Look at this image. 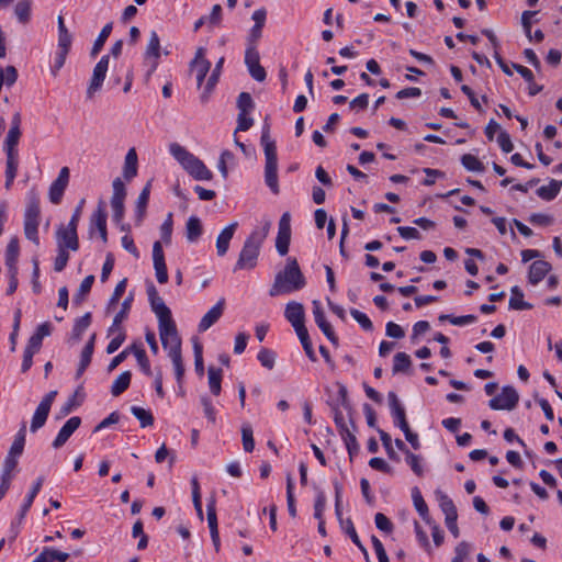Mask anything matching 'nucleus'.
<instances>
[{
	"instance_id": "b1692460",
	"label": "nucleus",
	"mask_w": 562,
	"mask_h": 562,
	"mask_svg": "<svg viewBox=\"0 0 562 562\" xmlns=\"http://www.w3.org/2000/svg\"><path fill=\"white\" fill-rule=\"evenodd\" d=\"M551 270V265L544 260H536L529 267L528 280L531 284H538Z\"/></svg>"
},
{
	"instance_id": "6ab92c4d",
	"label": "nucleus",
	"mask_w": 562,
	"mask_h": 562,
	"mask_svg": "<svg viewBox=\"0 0 562 562\" xmlns=\"http://www.w3.org/2000/svg\"><path fill=\"white\" fill-rule=\"evenodd\" d=\"M81 425V418L79 416L70 417L65 425L60 428L56 438L54 439L52 446L54 449L61 448L67 440L71 437V435L79 428Z\"/></svg>"
},
{
	"instance_id": "6e6d98bb",
	"label": "nucleus",
	"mask_w": 562,
	"mask_h": 562,
	"mask_svg": "<svg viewBox=\"0 0 562 562\" xmlns=\"http://www.w3.org/2000/svg\"><path fill=\"white\" fill-rule=\"evenodd\" d=\"M239 113H250L255 108L254 100L248 92H241L237 98Z\"/></svg>"
},
{
	"instance_id": "e2e57ef3",
	"label": "nucleus",
	"mask_w": 562,
	"mask_h": 562,
	"mask_svg": "<svg viewBox=\"0 0 562 562\" xmlns=\"http://www.w3.org/2000/svg\"><path fill=\"white\" fill-rule=\"evenodd\" d=\"M405 460L407 462V464L411 467L412 471L418 475V476H422L423 473H424V470H423V467L420 464V457L413 453V452H407L405 454Z\"/></svg>"
},
{
	"instance_id": "bb28decb",
	"label": "nucleus",
	"mask_w": 562,
	"mask_h": 562,
	"mask_svg": "<svg viewBox=\"0 0 562 562\" xmlns=\"http://www.w3.org/2000/svg\"><path fill=\"white\" fill-rule=\"evenodd\" d=\"M150 181L146 183V186L143 188V190L140 191L138 198H137V201H136V207H135V212H136V225H140L144 217H145V214H146V207H147V204H148V201H149V194H150Z\"/></svg>"
},
{
	"instance_id": "412c9836",
	"label": "nucleus",
	"mask_w": 562,
	"mask_h": 562,
	"mask_svg": "<svg viewBox=\"0 0 562 562\" xmlns=\"http://www.w3.org/2000/svg\"><path fill=\"white\" fill-rule=\"evenodd\" d=\"M225 307V299L222 297L218 302L202 317L199 323V331H205L213 326L222 316Z\"/></svg>"
},
{
	"instance_id": "69168bd1",
	"label": "nucleus",
	"mask_w": 562,
	"mask_h": 562,
	"mask_svg": "<svg viewBox=\"0 0 562 562\" xmlns=\"http://www.w3.org/2000/svg\"><path fill=\"white\" fill-rule=\"evenodd\" d=\"M68 260H69L68 250L57 248V256L54 261V270L57 272L63 271L66 268Z\"/></svg>"
},
{
	"instance_id": "864d4df0",
	"label": "nucleus",
	"mask_w": 562,
	"mask_h": 562,
	"mask_svg": "<svg viewBox=\"0 0 562 562\" xmlns=\"http://www.w3.org/2000/svg\"><path fill=\"white\" fill-rule=\"evenodd\" d=\"M243 447L246 452H251L255 448L254 431L250 425L245 424L241 427Z\"/></svg>"
},
{
	"instance_id": "a211bd4d",
	"label": "nucleus",
	"mask_w": 562,
	"mask_h": 562,
	"mask_svg": "<svg viewBox=\"0 0 562 562\" xmlns=\"http://www.w3.org/2000/svg\"><path fill=\"white\" fill-rule=\"evenodd\" d=\"M313 315L315 318V323L324 333V335L328 338V340L334 345H337L338 337L336 336L331 325L326 321L324 311L322 310L319 302L316 300L313 301Z\"/></svg>"
},
{
	"instance_id": "a878e982",
	"label": "nucleus",
	"mask_w": 562,
	"mask_h": 562,
	"mask_svg": "<svg viewBox=\"0 0 562 562\" xmlns=\"http://www.w3.org/2000/svg\"><path fill=\"white\" fill-rule=\"evenodd\" d=\"M21 115L19 112L14 113L11 120V127L4 140V147L16 148L21 137Z\"/></svg>"
},
{
	"instance_id": "72a5a7b5",
	"label": "nucleus",
	"mask_w": 562,
	"mask_h": 562,
	"mask_svg": "<svg viewBox=\"0 0 562 562\" xmlns=\"http://www.w3.org/2000/svg\"><path fill=\"white\" fill-rule=\"evenodd\" d=\"M509 308L516 311L531 310L532 305L524 301V293L517 285L512 288V297L509 299Z\"/></svg>"
},
{
	"instance_id": "f3484780",
	"label": "nucleus",
	"mask_w": 562,
	"mask_h": 562,
	"mask_svg": "<svg viewBox=\"0 0 562 562\" xmlns=\"http://www.w3.org/2000/svg\"><path fill=\"white\" fill-rule=\"evenodd\" d=\"M389 405L391 408V414L394 418V424L401 428L402 431L404 429L409 428L408 422L406 419V413L404 406L400 403V400L395 392L391 391L387 394Z\"/></svg>"
},
{
	"instance_id": "e433bc0d",
	"label": "nucleus",
	"mask_w": 562,
	"mask_h": 562,
	"mask_svg": "<svg viewBox=\"0 0 562 562\" xmlns=\"http://www.w3.org/2000/svg\"><path fill=\"white\" fill-rule=\"evenodd\" d=\"M131 380H132V373L130 371L122 372L114 380V382L111 386V394L113 396L121 395L123 392H125L128 389V386L131 384Z\"/></svg>"
},
{
	"instance_id": "39448f33",
	"label": "nucleus",
	"mask_w": 562,
	"mask_h": 562,
	"mask_svg": "<svg viewBox=\"0 0 562 562\" xmlns=\"http://www.w3.org/2000/svg\"><path fill=\"white\" fill-rule=\"evenodd\" d=\"M41 217L40 196L38 193L32 189L26 196V206L24 211V234L25 237L34 243L40 244L38 225Z\"/></svg>"
},
{
	"instance_id": "338daca9",
	"label": "nucleus",
	"mask_w": 562,
	"mask_h": 562,
	"mask_svg": "<svg viewBox=\"0 0 562 562\" xmlns=\"http://www.w3.org/2000/svg\"><path fill=\"white\" fill-rule=\"evenodd\" d=\"M375 526L381 531H384L386 533L392 532L393 530V524L392 521L382 513L375 514L374 517Z\"/></svg>"
},
{
	"instance_id": "f8f14e48",
	"label": "nucleus",
	"mask_w": 562,
	"mask_h": 562,
	"mask_svg": "<svg viewBox=\"0 0 562 562\" xmlns=\"http://www.w3.org/2000/svg\"><path fill=\"white\" fill-rule=\"evenodd\" d=\"M147 294L150 307L158 318V324L166 323L172 319L169 307L165 304L164 300L158 295V292L153 283L148 285Z\"/></svg>"
},
{
	"instance_id": "a19ab883",
	"label": "nucleus",
	"mask_w": 562,
	"mask_h": 562,
	"mask_svg": "<svg viewBox=\"0 0 562 562\" xmlns=\"http://www.w3.org/2000/svg\"><path fill=\"white\" fill-rule=\"evenodd\" d=\"M112 27H113L112 22L106 23L102 27L101 32L99 33V35L95 38L93 46L91 48V53H90L91 57H95L101 52L104 43L106 42L108 37L110 36V34L112 32Z\"/></svg>"
},
{
	"instance_id": "5fc2aeb1",
	"label": "nucleus",
	"mask_w": 562,
	"mask_h": 562,
	"mask_svg": "<svg viewBox=\"0 0 562 562\" xmlns=\"http://www.w3.org/2000/svg\"><path fill=\"white\" fill-rule=\"evenodd\" d=\"M168 356L170 357L172 364H173L176 380H177L178 384L181 385L182 379L184 375V366L182 362L181 351L172 353V355H168Z\"/></svg>"
},
{
	"instance_id": "9b49d317",
	"label": "nucleus",
	"mask_w": 562,
	"mask_h": 562,
	"mask_svg": "<svg viewBox=\"0 0 562 562\" xmlns=\"http://www.w3.org/2000/svg\"><path fill=\"white\" fill-rule=\"evenodd\" d=\"M56 244L58 249L77 251L79 249L77 228L60 225L56 231Z\"/></svg>"
},
{
	"instance_id": "9d476101",
	"label": "nucleus",
	"mask_w": 562,
	"mask_h": 562,
	"mask_svg": "<svg viewBox=\"0 0 562 562\" xmlns=\"http://www.w3.org/2000/svg\"><path fill=\"white\" fill-rule=\"evenodd\" d=\"M291 241V215L284 212L279 221L278 235L276 239V248L281 256H285L289 251Z\"/></svg>"
},
{
	"instance_id": "c9c22d12",
	"label": "nucleus",
	"mask_w": 562,
	"mask_h": 562,
	"mask_svg": "<svg viewBox=\"0 0 562 562\" xmlns=\"http://www.w3.org/2000/svg\"><path fill=\"white\" fill-rule=\"evenodd\" d=\"M412 497H413L415 509L420 515V517L427 524H429L430 522V517H429L428 506H427L426 502L424 501V498L422 496V493L418 490V487H414L412 490Z\"/></svg>"
},
{
	"instance_id": "5701e85b",
	"label": "nucleus",
	"mask_w": 562,
	"mask_h": 562,
	"mask_svg": "<svg viewBox=\"0 0 562 562\" xmlns=\"http://www.w3.org/2000/svg\"><path fill=\"white\" fill-rule=\"evenodd\" d=\"M284 316L293 327L304 324L305 312L303 304L292 301L285 306Z\"/></svg>"
},
{
	"instance_id": "423d86ee",
	"label": "nucleus",
	"mask_w": 562,
	"mask_h": 562,
	"mask_svg": "<svg viewBox=\"0 0 562 562\" xmlns=\"http://www.w3.org/2000/svg\"><path fill=\"white\" fill-rule=\"evenodd\" d=\"M159 336L162 347L168 350V355L181 351V339L178 335L176 324L172 319L158 324Z\"/></svg>"
},
{
	"instance_id": "79ce46f5",
	"label": "nucleus",
	"mask_w": 562,
	"mask_h": 562,
	"mask_svg": "<svg viewBox=\"0 0 562 562\" xmlns=\"http://www.w3.org/2000/svg\"><path fill=\"white\" fill-rule=\"evenodd\" d=\"M79 390H77L59 408L57 419L64 418L69 415L74 409L79 407L82 403V397L78 400Z\"/></svg>"
},
{
	"instance_id": "393cba45",
	"label": "nucleus",
	"mask_w": 562,
	"mask_h": 562,
	"mask_svg": "<svg viewBox=\"0 0 562 562\" xmlns=\"http://www.w3.org/2000/svg\"><path fill=\"white\" fill-rule=\"evenodd\" d=\"M94 341H95V334H92L81 351L79 366H78V369L76 372L77 379L83 374V372L86 371V369L89 367V364L91 362L93 350H94Z\"/></svg>"
},
{
	"instance_id": "3c124183",
	"label": "nucleus",
	"mask_w": 562,
	"mask_h": 562,
	"mask_svg": "<svg viewBox=\"0 0 562 562\" xmlns=\"http://www.w3.org/2000/svg\"><path fill=\"white\" fill-rule=\"evenodd\" d=\"M31 0H20L14 8V13L21 23H27L31 18Z\"/></svg>"
},
{
	"instance_id": "20e7f679",
	"label": "nucleus",
	"mask_w": 562,
	"mask_h": 562,
	"mask_svg": "<svg viewBox=\"0 0 562 562\" xmlns=\"http://www.w3.org/2000/svg\"><path fill=\"white\" fill-rule=\"evenodd\" d=\"M170 154L182 166V168L195 180H211L212 171L204 162L178 143L169 146Z\"/></svg>"
},
{
	"instance_id": "c756f323",
	"label": "nucleus",
	"mask_w": 562,
	"mask_h": 562,
	"mask_svg": "<svg viewBox=\"0 0 562 562\" xmlns=\"http://www.w3.org/2000/svg\"><path fill=\"white\" fill-rule=\"evenodd\" d=\"M203 233L202 222L198 216H190L186 224V238L189 243H195Z\"/></svg>"
},
{
	"instance_id": "09e8293b",
	"label": "nucleus",
	"mask_w": 562,
	"mask_h": 562,
	"mask_svg": "<svg viewBox=\"0 0 562 562\" xmlns=\"http://www.w3.org/2000/svg\"><path fill=\"white\" fill-rule=\"evenodd\" d=\"M440 508L442 513L445 514V520H457L458 519V513L457 508L450 497L447 495L440 496Z\"/></svg>"
},
{
	"instance_id": "0e129e2a",
	"label": "nucleus",
	"mask_w": 562,
	"mask_h": 562,
	"mask_svg": "<svg viewBox=\"0 0 562 562\" xmlns=\"http://www.w3.org/2000/svg\"><path fill=\"white\" fill-rule=\"evenodd\" d=\"M126 285H127V279L126 278L121 280L116 284V286H115V289H114V291H113V293H112V295L110 297L108 308H111L113 305L119 303L120 299L122 297V295L124 294V292L126 290Z\"/></svg>"
},
{
	"instance_id": "0eeeda50",
	"label": "nucleus",
	"mask_w": 562,
	"mask_h": 562,
	"mask_svg": "<svg viewBox=\"0 0 562 562\" xmlns=\"http://www.w3.org/2000/svg\"><path fill=\"white\" fill-rule=\"evenodd\" d=\"M56 395V390L49 391L40 402L31 420L30 430L32 432H36L45 425Z\"/></svg>"
},
{
	"instance_id": "680f3d73",
	"label": "nucleus",
	"mask_w": 562,
	"mask_h": 562,
	"mask_svg": "<svg viewBox=\"0 0 562 562\" xmlns=\"http://www.w3.org/2000/svg\"><path fill=\"white\" fill-rule=\"evenodd\" d=\"M350 315L364 330L371 331L373 329L372 322L364 313L360 312L359 310L351 308Z\"/></svg>"
},
{
	"instance_id": "dca6fc26",
	"label": "nucleus",
	"mask_w": 562,
	"mask_h": 562,
	"mask_svg": "<svg viewBox=\"0 0 562 562\" xmlns=\"http://www.w3.org/2000/svg\"><path fill=\"white\" fill-rule=\"evenodd\" d=\"M153 261H154V268L156 272L157 281L160 284L168 282V272H167V266L165 262V255L162 250V246L160 241H155L153 245Z\"/></svg>"
},
{
	"instance_id": "4468645a",
	"label": "nucleus",
	"mask_w": 562,
	"mask_h": 562,
	"mask_svg": "<svg viewBox=\"0 0 562 562\" xmlns=\"http://www.w3.org/2000/svg\"><path fill=\"white\" fill-rule=\"evenodd\" d=\"M69 182V168L63 167L58 173L57 179L53 181L49 187L48 196L53 204L60 203L64 192Z\"/></svg>"
},
{
	"instance_id": "473e14b6",
	"label": "nucleus",
	"mask_w": 562,
	"mask_h": 562,
	"mask_svg": "<svg viewBox=\"0 0 562 562\" xmlns=\"http://www.w3.org/2000/svg\"><path fill=\"white\" fill-rule=\"evenodd\" d=\"M137 175V155L134 148H131L126 156L123 168L124 178L130 181Z\"/></svg>"
},
{
	"instance_id": "49530a36",
	"label": "nucleus",
	"mask_w": 562,
	"mask_h": 562,
	"mask_svg": "<svg viewBox=\"0 0 562 562\" xmlns=\"http://www.w3.org/2000/svg\"><path fill=\"white\" fill-rule=\"evenodd\" d=\"M412 364L411 357L405 352H397L393 359L392 371L394 374L408 371Z\"/></svg>"
},
{
	"instance_id": "603ef678",
	"label": "nucleus",
	"mask_w": 562,
	"mask_h": 562,
	"mask_svg": "<svg viewBox=\"0 0 562 562\" xmlns=\"http://www.w3.org/2000/svg\"><path fill=\"white\" fill-rule=\"evenodd\" d=\"M131 412L139 420L142 427H148L154 424V416L149 411L139 406H132Z\"/></svg>"
},
{
	"instance_id": "2f4dec72",
	"label": "nucleus",
	"mask_w": 562,
	"mask_h": 562,
	"mask_svg": "<svg viewBox=\"0 0 562 562\" xmlns=\"http://www.w3.org/2000/svg\"><path fill=\"white\" fill-rule=\"evenodd\" d=\"M562 181L552 179L548 186H542L537 189V195L544 201H552L560 192Z\"/></svg>"
},
{
	"instance_id": "37998d69",
	"label": "nucleus",
	"mask_w": 562,
	"mask_h": 562,
	"mask_svg": "<svg viewBox=\"0 0 562 562\" xmlns=\"http://www.w3.org/2000/svg\"><path fill=\"white\" fill-rule=\"evenodd\" d=\"M108 336H113V338L110 340V342L106 347L108 353H114L126 339V333H125L124 328H117L116 330H113V331H110V328H109Z\"/></svg>"
},
{
	"instance_id": "6e6552de",
	"label": "nucleus",
	"mask_w": 562,
	"mask_h": 562,
	"mask_svg": "<svg viewBox=\"0 0 562 562\" xmlns=\"http://www.w3.org/2000/svg\"><path fill=\"white\" fill-rule=\"evenodd\" d=\"M113 193L111 196V207L113 211V220L120 223L124 217L125 206L124 201L126 198V189L121 178H115L112 182Z\"/></svg>"
},
{
	"instance_id": "1a4fd4ad",
	"label": "nucleus",
	"mask_w": 562,
	"mask_h": 562,
	"mask_svg": "<svg viewBox=\"0 0 562 562\" xmlns=\"http://www.w3.org/2000/svg\"><path fill=\"white\" fill-rule=\"evenodd\" d=\"M519 401V394L513 386H504L502 393L488 402V406L494 411H512Z\"/></svg>"
},
{
	"instance_id": "bf43d9fd",
	"label": "nucleus",
	"mask_w": 562,
	"mask_h": 562,
	"mask_svg": "<svg viewBox=\"0 0 562 562\" xmlns=\"http://www.w3.org/2000/svg\"><path fill=\"white\" fill-rule=\"evenodd\" d=\"M439 321H449L452 325L462 326L467 324H472L476 321L475 315H463V316H452V315H440Z\"/></svg>"
},
{
	"instance_id": "f257e3e1",
	"label": "nucleus",
	"mask_w": 562,
	"mask_h": 562,
	"mask_svg": "<svg viewBox=\"0 0 562 562\" xmlns=\"http://www.w3.org/2000/svg\"><path fill=\"white\" fill-rule=\"evenodd\" d=\"M306 280L302 273L297 260L293 257L288 258L283 270L279 271L274 277V282L269 290L270 296L289 294L303 289Z\"/></svg>"
},
{
	"instance_id": "4be33fe9",
	"label": "nucleus",
	"mask_w": 562,
	"mask_h": 562,
	"mask_svg": "<svg viewBox=\"0 0 562 562\" xmlns=\"http://www.w3.org/2000/svg\"><path fill=\"white\" fill-rule=\"evenodd\" d=\"M238 227L237 222H233L229 225H227L217 236L216 238V252L220 257H223L226 255L229 243Z\"/></svg>"
},
{
	"instance_id": "7c9ffc66",
	"label": "nucleus",
	"mask_w": 562,
	"mask_h": 562,
	"mask_svg": "<svg viewBox=\"0 0 562 562\" xmlns=\"http://www.w3.org/2000/svg\"><path fill=\"white\" fill-rule=\"evenodd\" d=\"M19 240L18 238H12L5 250V265L8 267V271H18V258H19Z\"/></svg>"
},
{
	"instance_id": "f03ea898",
	"label": "nucleus",
	"mask_w": 562,
	"mask_h": 562,
	"mask_svg": "<svg viewBox=\"0 0 562 562\" xmlns=\"http://www.w3.org/2000/svg\"><path fill=\"white\" fill-rule=\"evenodd\" d=\"M270 226L271 222L266 221L260 228H256L251 232L244 243L234 271L256 267L261 245L269 234Z\"/></svg>"
},
{
	"instance_id": "c85d7f7f",
	"label": "nucleus",
	"mask_w": 562,
	"mask_h": 562,
	"mask_svg": "<svg viewBox=\"0 0 562 562\" xmlns=\"http://www.w3.org/2000/svg\"><path fill=\"white\" fill-rule=\"evenodd\" d=\"M145 56L148 58L153 57L155 59L153 67L149 71V74H151L153 71H155V69L158 65L157 60L160 57V40H159V36L156 31L150 32V36H149V41H148V44L146 47Z\"/></svg>"
},
{
	"instance_id": "aec40b11",
	"label": "nucleus",
	"mask_w": 562,
	"mask_h": 562,
	"mask_svg": "<svg viewBox=\"0 0 562 562\" xmlns=\"http://www.w3.org/2000/svg\"><path fill=\"white\" fill-rule=\"evenodd\" d=\"M204 54L205 49L203 47H199L195 52V57L191 63L196 74L198 87H201L211 68V63L204 57Z\"/></svg>"
},
{
	"instance_id": "cd10ccee",
	"label": "nucleus",
	"mask_w": 562,
	"mask_h": 562,
	"mask_svg": "<svg viewBox=\"0 0 562 562\" xmlns=\"http://www.w3.org/2000/svg\"><path fill=\"white\" fill-rule=\"evenodd\" d=\"M134 300L133 293H130L121 304L120 312L114 316L112 325L110 326V331L116 330L117 328H123L121 324L127 318L132 303Z\"/></svg>"
},
{
	"instance_id": "a18cd8bd",
	"label": "nucleus",
	"mask_w": 562,
	"mask_h": 562,
	"mask_svg": "<svg viewBox=\"0 0 562 562\" xmlns=\"http://www.w3.org/2000/svg\"><path fill=\"white\" fill-rule=\"evenodd\" d=\"M91 324V314L88 312L78 318L74 325L71 339L78 341L81 339L82 334Z\"/></svg>"
},
{
	"instance_id": "f704fd0d",
	"label": "nucleus",
	"mask_w": 562,
	"mask_h": 562,
	"mask_svg": "<svg viewBox=\"0 0 562 562\" xmlns=\"http://www.w3.org/2000/svg\"><path fill=\"white\" fill-rule=\"evenodd\" d=\"M94 282V276H87L80 283L77 292L74 294L72 303L76 305H80L86 296L90 293L92 284Z\"/></svg>"
},
{
	"instance_id": "de8ad7c7",
	"label": "nucleus",
	"mask_w": 562,
	"mask_h": 562,
	"mask_svg": "<svg viewBox=\"0 0 562 562\" xmlns=\"http://www.w3.org/2000/svg\"><path fill=\"white\" fill-rule=\"evenodd\" d=\"M472 552V544L468 541L459 542L454 548V557L451 562H465L470 559Z\"/></svg>"
},
{
	"instance_id": "4d7b16f0",
	"label": "nucleus",
	"mask_w": 562,
	"mask_h": 562,
	"mask_svg": "<svg viewBox=\"0 0 562 562\" xmlns=\"http://www.w3.org/2000/svg\"><path fill=\"white\" fill-rule=\"evenodd\" d=\"M173 228L172 213H168L166 220L160 226L161 239L166 245L171 243V235Z\"/></svg>"
},
{
	"instance_id": "13d9d810",
	"label": "nucleus",
	"mask_w": 562,
	"mask_h": 562,
	"mask_svg": "<svg viewBox=\"0 0 562 562\" xmlns=\"http://www.w3.org/2000/svg\"><path fill=\"white\" fill-rule=\"evenodd\" d=\"M207 524L210 532L218 531L215 499L212 498L206 506Z\"/></svg>"
},
{
	"instance_id": "2eb2a0df",
	"label": "nucleus",
	"mask_w": 562,
	"mask_h": 562,
	"mask_svg": "<svg viewBox=\"0 0 562 562\" xmlns=\"http://www.w3.org/2000/svg\"><path fill=\"white\" fill-rule=\"evenodd\" d=\"M109 68V55H104L100 58L97 65L93 68L92 78L90 80V85L87 90V94L89 98L93 95L95 91H98L106 76V71Z\"/></svg>"
},
{
	"instance_id": "ea45409f",
	"label": "nucleus",
	"mask_w": 562,
	"mask_h": 562,
	"mask_svg": "<svg viewBox=\"0 0 562 562\" xmlns=\"http://www.w3.org/2000/svg\"><path fill=\"white\" fill-rule=\"evenodd\" d=\"M209 374V386L213 395L217 396L221 393L222 386V369L210 367L207 370Z\"/></svg>"
},
{
	"instance_id": "4c0bfd02",
	"label": "nucleus",
	"mask_w": 562,
	"mask_h": 562,
	"mask_svg": "<svg viewBox=\"0 0 562 562\" xmlns=\"http://www.w3.org/2000/svg\"><path fill=\"white\" fill-rule=\"evenodd\" d=\"M130 349L134 353L142 371L146 375L150 376L153 374V372H151L150 363H149V360L146 356L144 348H142L140 346H137L136 344H133L132 346H130Z\"/></svg>"
},
{
	"instance_id": "c03bdc74",
	"label": "nucleus",
	"mask_w": 562,
	"mask_h": 562,
	"mask_svg": "<svg viewBox=\"0 0 562 562\" xmlns=\"http://www.w3.org/2000/svg\"><path fill=\"white\" fill-rule=\"evenodd\" d=\"M25 435H26V426L23 424L19 429L14 441L12 442L9 454L20 457L23 453L24 443H25Z\"/></svg>"
},
{
	"instance_id": "7ed1b4c3",
	"label": "nucleus",
	"mask_w": 562,
	"mask_h": 562,
	"mask_svg": "<svg viewBox=\"0 0 562 562\" xmlns=\"http://www.w3.org/2000/svg\"><path fill=\"white\" fill-rule=\"evenodd\" d=\"M260 143L265 154V182L269 189L278 194L280 192L278 179V156L276 142L270 136L269 126L263 127Z\"/></svg>"
},
{
	"instance_id": "8fccbe9b",
	"label": "nucleus",
	"mask_w": 562,
	"mask_h": 562,
	"mask_svg": "<svg viewBox=\"0 0 562 562\" xmlns=\"http://www.w3.org/2000/svg\"><path fill=\"white\" fill-rule=\"evenodd\" d=\"M461 164L469 171L483 172L485 169L483 162L472 154H464Z\"/></svg>"
},
{
	"instance_id": "774afa93",
	"label": "nucleus",
	"mask_w": 562,
	"mask_h": 562,
	"mask_svg": "<svg viewBox=\"0 0 562 562\" xmlns=\"http://www.w3.org/2000/svg\"><path fill=\"white\" fill-rule=\"evenodd\" d=\"M528 221L532 225L549 226L553 223V217L551 215L543 214V213H532L529 216Z\"/></svg>"
},
{
	"instance_id": "ddd939ff",
	"label": "nucleus",
	"mask_w": 562,
	"mask_h": 562,
	"mask_svg": "<svg viewBox=\"0 0 562 562\" xmlns=\"http://www.w3.org/2000/svg\"><path fill=\"white\" fill-rule=\"evenodd\" d=\"M106 217L105 204L103 201H100L97 210L90 217L89 233L92 235L94 229H97L103 243L108 241Z\"/></svg>"
},
{
	"instance_id": "58836bf2",
	"label": "nucleus",
	"mask_w": 562,
	"mask_h": 562,
	"mask_svg": "<svg viewBox=\"0 0 562 562\" xmlns=\"http://www.w3.org/2000/svg\"><path fill=\"white\" fill-rule=\"evenodd\" d=\"M43 483H44V477L41 476L33 484V486H32V488H31V491H30V493H29L24 504L21 507V510H20V514H19V518L20 519H23L25 517L27 510L30 509V507L33 504L34 498L36 497L37 493L42 488Z\"/></svg>"
},
{
	"instance_id": "052dcab7",
	"label": "nucleus",
	"mask_w": 562,
	"mask_h": 562,
	"mask_svg": "<svg viewBox=\"0 0 562 562\" xmlns=\"http://www.w3.org/2000/svg\"><path fill=\"white\" fill-rule=\"evenodd\" d=\"M276 352L263 348L258 353V360L260 361L261 366L271 370L274 367L276 363Z\"/></svg>"
}]
</instances>
